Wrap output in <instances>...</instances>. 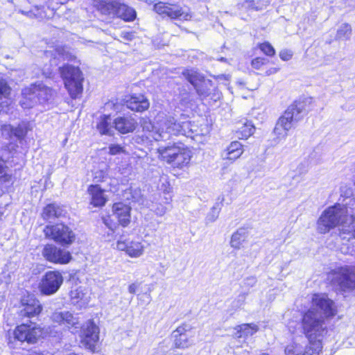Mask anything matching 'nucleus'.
Wrapping results in <instances>:
<instances>
[{"label": "nucleus", "mask_w": 355, "mask_h": 355, "mask_svg": "<svg viewBox=\"0 0 355 355\" xmlns=\"http://www.w3.org/2000/svg\"><path fill=\"white\" fill-rule=\"evenodd\" d=\"M336 227H340L343 232L355 236V216L349 211L346 206L340 204L326 209L317 223L318 231L321 234H325Z\"/></svg>", "instance_id": "f257e3e1"}, {"label": "nucleus", "mask_w": 355, "mask_h": 355, "mask_svg": "<svg viewBox=\"0 0 355 355\" xmlns=\"http://www.w3.org/2000/svg\"><path fill=\"white\" fill-rule=\"evenodd\" d=\"M326 321L313 309H308L303 314L301 327L309 343L322 342L328 333Z\"/></svg>", "instance_id": "f03ea898"}, {"label": "nucleus", "mask_w": 355, "mask_h": 355, "mask_svg": "<svg viewBox=\"0 0 355 355\" xmlns=\"http://www.w3.org/2000/svg\"><path fill=\"white\" fill-rule=\"evenodd\" d=\"M159 159L166 162L173 167L184 168L187 167L191 158V150L184 146L173 144L157 148Z\"/></svg>", "instance_id": "7ed1b4c3"}, {"label": "nucleus", "mask_w": 355, "mask_h": 355, "mask_svg": "<svg viewBox=\"0 0 355 355\" xmlns=\"http://www.w3.org/2000/svg\"><path fill=\"white\" fill-rule=\"evenodd\" d=\"M66 89L72 98H78L83 92V74L79 68L71 65L59 67Z\"/></svg>", "instance_id": "20e7f679"}, {"label": "nucleus", "mask_w": 355, "mask_h": 355, "mask_svg": "<svg viewBox=\"0 0 355 355\" xmlns=\"http://www.w3.org/2000/svg\"><path fill=\"white\" fill-rule=\"evenodd\" d=\"M43 232L46 238L53 240L62 245H69L76 239L75 233L63 223L47 225Z\"/></svg>", "instance_id": "39448f33"}, {"label": "nucleus", "mask_w": 355, "mask_h": 355, "mask_svg": "<svg viewBox=\"0 0 355 355\" xmlns=\"http://www.w3.org/2000/svg\"><path fill=\"white\" fill-rule=\"evenodd\" d=\"M12 334V337L9 335L8 338V345L12 344V338L21 343L26 342L29 344H34L42 336V329L38 325L21 324L15 327Z\"/></svg>", "instance_id": "423d86ee"}, {"label": "nucleus", "mask_w": 355, "mask_h": 355, "mask_svg": "<svg viewBox=\"0 0 355 355\" xmlns=\"http://www.w3.org/2000/svg\"><path fill=\"white\" fill-rule=\"evenodd\" d=\"M320 317L328 320L337 314V307L333 300L324 293L314 294L311 299V306Z\"/></svg>", "instance_id": "0eeeda50"}, {"label": "nucleus", "mask_w": 355, "mask_h": 355, "mask_svg": "<svg viewBox=\"0 0 355 355\" xmlns=\"http://www.w3.org/2000/svg\"><path fill=\"white\" fill-rule=\"evenodd\" d=\"M114 249L123 252L130 258L138 259L144 255L145 245L139 239L121 236L116 241Z\"/></svg>", "instance_id": "6e6552de"}, {"label": "nucleus", "mask_w": 355, "mask_h": 355, "mask_svg": "<svg viewBox=\"0 0 355 355\" xmlns=\"http://www.w3.org/2000/svg\"><path fill=\"white\" fill-rule=\"evenodd\" d=\"M99 327L92 320L86 321L80 327V343L87 349L94 352L99 340Z\"/></svg>", "instance_id": "1a4fd4ad"}, {"label": "nucleus", "mask_w": 355, "mask_h": 355, "mask_svg": "<svg viewBox=\"0 0 355 355\" xmlns=\"http://www.w3.org/2000/svg\"><path fill=\"white\" fill-rule=\"evenodd\" d=\"M154 10L157 14L172 19L189 20L191 17V12L188 9H185L178 4L159 2L154 6Z\"/></svg>", "instance_id": "9d476101"}, {"label": "nucleus", "mask_w": 355, "mask_h": 355, "mask_svg": "<svg viewBox=\"0 0 355 355\" xmlns=\"http://www.w3.org/2000/svg\"><path fill=\"white\" fill-rule=\"evenodd\" d=\"M63 283V277L58 271H48L42 277L39 290L42 295H51L55 293Z\"/></svg>", "instance_id": "9b49d317"}, {"label": "nucleus", "mask_w": 355, "mask_h": 355, "mask_svg": "<svg viewBox=\"0 0 355 355\" xmlns=\"http://www.w3.org/2000/svg\"><path fill=\"white\" fill-rule=\"evenodd\" d=\"M168 122H173L171 119H167V115L164 113H159L155 118V124L152 123L148 117H142L139 123L144 132L147 134L148 138H152L155 141H162V139H157L155 133H162L164 129V125H167Z\"/></svg>", "instance_id": "f8f14e48"}, {"label": "nucleus", "mask_w": 355, "mask_h": 355, "mask_svg": "<svg viewBox=\"0 0 355 355\" xmlns=\"http://www.w3.org/2000/svg\"><path fill=\"white\" fill-rule=\"evenodd\" d=\"M19 315L25 318L37 316L42 311L40 302L33 295L24 296L20 302Z\"/></svg>", "instance_id": "ddd939ff"}, {"label": "nucleus", "mask_w": 355, "mask_h": 355, "mask_svg": "<svg viewBox=\"0 0 355 355\" xmlns=\"http://www.w3.org/2000/svg\"><path fill=\"white\" fill-rule=\"evenodd\" d=\"M70 301L77 309H86L92 299V291L87 286H78L70 291Z\"/></svg>", "instance_id": "4468645a"}, {"label": "nucleus", "mask_w": 355, "mask_h": 355, "mask_svg": "<svg viewBox=\"0 0 355 355\" xmlns=\"http://www.w3.org/2000/svg\"><path fill=\"white\" fill-rule=\"evenodd\" d=\"M182 73L185 78L194 86L198 95L202 98L208 97L209 93L207 90H203L201 86L205 87L211 86L210 80L205 79L200 73L193 69H187Z\"/></svg>", "instance_id": "2eb2a0df"}, {"label": "nucleus", "mask_w": 355, "mask_h": 355, "mask_svg": "<svg viewBox=\"0 0 355 355\" xmlns=\"http://www.w3.org/2000/svg\"><path fill=\"white\" fill-rule=\"evenodd\" d=\"M42 254L46 260L53 263H67L71 259L69 251L58 248L52 244L45 245Z\"/></svg>", "instance_id": "dca6fc26"}, {"label": "nucleus", "mask_w": 355, "mask_h": 355, "mask_svg": "<svg viewBox=\"0 0 355 355\" xmlns=\"http://www.w3.org/2000/svg\"><path fill=\"white\" fill-rule=\"evenodd\" d=\"M335 280L343 291L355 288V267H344L338 270Z\"/></svg>", "instance_id": "f3484780"}, {"label": "nucleus", "mask_w": 355, "mask_h": 355, "mask_svg": "<svg viewBox=\"0 0 355 355\" xmlns=\"http://www.w3.org/2000/svg\"><path fill=\"white\" fill-rule=\"evenodd\" d=\"M301 112L302 107L300 105L296 103L291 105L279 119L277 121L279 126L289 131L292 128L293 123L300 119Z\"/></svg>", "instance_id": "a211bd4d"}, {"label": "nucleus", "mask_w": 355, "mask_h": 355, "mask_svg": "<svg viewBox=\"0 0 355 355\" xmlns=\"http://www.w3.org/2000/svg\"><path fill=\"white\" fill-rule=\"evenodd\" d=\"M87 192L89 205L94 207H102L108 200L105 190L103 189L99 184H90L87 187Z\"/></svg>", "instance_id": "6ab92c4d"}, {"label": "nucleus", "mask_w": 355, "mask_h": 355, "mask_svg": "<svg viewBox=\"0 0 355 355\" xmlns=\"http://www.w3.org/2000/svg\"><path fill=\"white\" fill-rule=\"evenodd\" d=\"M174 345L176 348H187L191 344V331L187 329V326L178 327L173 332Z\"/></svg>", "instance_id": "aec40b11"}, {"label": "nucleus", "mask_w": 355, "mask_h": 355, "mask_svg": "<svg viewBox=\"0 0 355 355\" xmlns=\"http://www.w3.org/2000/svg\"><path fill=\"white\" fill-rule=\"evenodd\" d=\"M51 319L53 322L65 325L68 328H78L79 321L78 318L69 311H55L52 313Z\"/></svg>", "instance_id": "412c9836"}, {"label": "nucleus", "mask_w": 355, "mask_h": 355, "mask_svg": "<svg viewBox=\"0 0 355 355\" xmlns=\"http://www.w3.org/2000/svg\"><path fill=\"white\" fill-rule=\"evenodd\" d=\"M128 108L135 112H144L148 109V100L142 94L127 96L125 101Z\"/></svg>", "instance_id": "4be33fe9"}, {"label": "nucleus", "mask_w": 355, "mask_h": 355, "mask_svg": "<svg viewBox=\"0 0 355 355\" xmlns=\"http://www.w3.org/2000/svg\"><path fill=\"white\" fill-rule=\"evenodd\" d=\"M112 210L119 224L123 227L128 226L130 222L131 208L123 202H116L113 205Z\"/></svg>", "instance_id": "5701e85b"}, {"label": "nucleus", "mask_w": 355, "mask_h": 355, "mask_svg": "<svg viewBox=\"0 0 355 355\" xmlns=\"http://www.w3.org/2000/svg\"><path fill=\"white\" fill-rule=\"evenodd\" d=\"M167 119H171L173 122L164 125L162 133H155V136L157 139L167 140L171 135H180L179 130H181L182 123H176L175 119L171 116H167Z\"/></svg>", "instance_id": "b1692460"}, {"label": "nucleus", "mask_w": 355, "mask_h": 355, "mask_svg": "<svg viewBox=\"0 0 355 355\" xmlns=\"http://www.w3.org/2000/svg\"><path fill=\"white\" fill-rule=\"evenodd\" d=\"M114 123L115 129L122 134L132 132L137 126L136 120L130 116L117 117Z\"/></svg>", "instance_id": "393cba45"}, {"label": "nucleus", "mask_w": 355, "mask_h": 355, "mask_svg": "<svg viewBox=\"0 0 355 355\" xmlns=\"http://www.w3.org/2000/svg\"><path fill=\"white\" fill-rule=\"evenodd\" d=\"M29 89H31L32 94H31L33 95V98L36 99L37 103H44L49 101L53 94V92L51 88L46 87L42 83L31 85Z\"/></svg>", "instance_id": "a878e982"}, {"label": "nucleus", "mask_w": 355, "mask_h": 355, "mask_svg": "<svg viewBox=\"0 0 355 355\" xmlns=\"http://www.w3.org/2000/svg\"><path fill=\"white\" fill-rule=\"evenodd\" d=\"M243 152V146L239 141H235L231 142L223 152L221 156L223 159L234 162L241 156Z\"/></svg>", "instance_id": "bb28decb"}, {"label": "nucleus", "mask_w": 355, "mask_h": 355, "mask_svg": "<svg viewBox=\"0 0 355 355\" xmlns=\"http://www.w3.org/2000/svg\"><path fill=\"white\" fill-rule=\"evenodd\" d=\"M45 53L47 57L53 55V58L51 60V66L53 64L56 66L58 64V60L62 59V60H72L75 58L67 47L61 46L56 47L53 53L49 51H46Z\"/></svg>", "instance_id": "cd10ccee"}, {"label": "nucleus", "mask_w": 355, "mask_h": 355, "mask_svg": "<svg viewBox=\"0 0 355 355\" xmlns=\"http://www.w3.org/2000/svg\"><path fill=\"white\" fill-rule=\"evenodd\" d=\"M112 15L126 21H133L137 16L134 8L119 2H118L117 6H116Z\"/></svg>", "instance_id": "c85d7f7f"}, {"label": "nucleus", "mask_w": 355, "mask_h": 355, "mask_svg": "<svg viewBox=\"0 0 355 355\" xmlns=\"http://www.w3.org/2000/svg\"><path fill=\"white\" fill-rule=\"evenodd\" d=\"M248 237V232L240 228L234 232L230 239V246L236 250H240L243 248V244L247 241Z\"/></svg>", "instance_id": "c756f323"}, {"label": "nucleus", "mask_w": 355, "mask_h": 355, "mask_svg": "<svg viewBox=\"0 0 355 355\" xmlns=\"http://www.w3.org/2000/svg\"><path fill=\"white\" fill-rule=\"evenodd\" d=\"M118 2V0H94V5L102 14L112 15Z\"/></svg>", "instance_id": "7c9ffc66"}, {"label": "nucleus", "mask_w": 355, "mask_h": 355, "mask_svg": "<svg viewBox=\"0 0 355 355\" xmlns=\"http://www.w3.org/2000/svg\"><path fill=\"white\" fill-rule=\"evenodd\" d=\"M234 329L235 337L239 338L252 336L259 330V327L255 324H242L236 326Z\"/></svg>", "instance_id": "2f4dec72"}, {"label": "nucleus", "mask_w": 355, "mask_h": 355, "mask_svg": "<svg viewBox=\"0 0 355 355\" xmlns=\"http://www.w3.org/2000/svg\"><path fill=\"white\" fill-rule=\"evenodd\" d=\"M64 214V210L56 204L46 205L42 211V217L44 220L54 219L59 218Z\"/></svg>", "instance_id": "473e14b6"}, {"label": "nucleus", "mask_w": 355, "mask_h": 355, "mask_svg": "<svg viewBox=\"0 0 355 355\" xmlns=\"http://www.w3.org/2000/svg\"><path fill=\"white\" fill-rule=\"evenodd\" d=\"M114 121L110 115H103L100 117L97 124V129L101 135H111L112 132Z\"/></svg>", "instance_id": "72a5a7b5"}, {"label": "nucleus", "mask_w": 355, "mask_h": 355, "mask_svg": "<svg viewBox=\"0 0 355 355\" xmlns=\"http://www.w3.org/2000/svg\"><path fill=\"white\" fill-rule=\"evenodd\" d=\"M30 94H32V92L31 89L29 88H26L22 92V98L20 101V105L24 109L33 107L37 103V101L33 98V95Z\"/></svg>", "instance_id": "f704fd0d"}, {"label": "nucleus", "mask_w": 355, "mask_h": 355, "mask_svg": "<svg viewBox=\"0 0 355 355\" xmlns=\"http://www.w3.org/2000/svg\"><path fill=\"white\" fill-rule=\"evenodd\" d=\"M179 132H180V135H184L191 137L193 136V134H195L194 135L203 134V132L201 131L199 132L196 128V125L188 121L182 122L181 130H179Z\"/></svg>", "instance_id": "c9c22d12"}, {"label": "nucleus", "mask_w": 355, "mask_h": 355, "mask_svg": "<svg viewBox=\"0 0 355 355\" xmlns=\"http://www.w3.org/2000/svg\"><path fill=\"white\" fill-rule=\"evenodd\" d=\"M352 33V28L349 24H342L337 30L336 39L349 40Z\"/></svg>", "instance_id": "e433bc0d"}, {"label": "nucleus", "mask_w": 355, "mask_h": 355, "mask_svg": "<svg viewBox=\"0 0 355 355\" xmlns=\"http://www.w3.org/2000/svg\"><path fill=\"white\" fill-rule=\"evenodd\" d=\"M309 343L310 345L306 348L304 352H302V355H320L322 350V342Z\"/></svg>", "instance_id": "4c0bfd02"}, {"label": "nucleus", "mask_w": 355, "mask_h": 355, "mask_svg": "<svg viewBox=\"0 0 355 355\" xmlns=\"http://www.w3.org/2000/svg\"><path fill=\"white\" fill-rule=\"evenodd\" d=\"M109 178L108 168L98 169L94 171L93 175V181L95 184L105 182Z\"/></svg>", "instance_id": "58836bf2"}, {"label": "nucleus", "mask_w": 355, "mask_h": 355, "mask_svg": "<svg viewBox=\"0 0 355 355\" xmlns=\"http://www.w3.org/2000/svg\"><path fill=\"white\" fill-rule=\"evenodd\" d=\"M284 352L286 355H302L303 347L293 342L286 347Z\"/></svg>", "instance_id": "ea45409f"}, {"label": "nucleus", "mask_w": 355, "mask_h": 355, "mask_svg": "<svg viewBox=\"0 0 355 355\" xmlns=\"http://www.w3.org/2000/svg\"><path fill=\"white\" fill-rule=\"evenodd\" d=\"M255 128L251 122L246 121L240 128V132L243 137L248 138L254 132Z\"/></svg>", "instance_id": "a19ab883"}, {"label": "nucleus", "mask_w": 355, "mask_h": 355, "mask_svg": "<svg viewBox=\"0 0 355 355\" xmlns=\"http://www.w3.org/2000/svg\"><path fill=\"white\" fill-rule=\"evenodd\" d=\"M11 92V88L7 81L0 77V99L8 98Z\"/></svg>", "instance_id": "79ce46f5"}, {"label": "nucleus", "mask_w": 355, "mask_h": 355, "mask_svg": "<svg viewBox=\"0 0 355 355\" xmlns=\"http://www.w3.org/2000/svg\"><path fill=\"white\" fill-rule=\"evenodd\" d=\"M288 130H284L283 127H279V124L277 123L273 132L276 136L275 143H278L280 140L285 139L288 135Z\"/></svg>", "instance_id": "37998d69"}, {"label": "nucleus", "mask_w": 355, "mask_h": 355, "mask_svg": "<svg viewBox=\"0 0 355 355\" xmlns=\"http://www.w3.org/2000/svg\"><path fill=\"white\" fill-rule=\"evenodd\" d=\"M20 12L26 15L28 17L42 18V9L37 6H35L33 10H20Z\"/></svg>", "instance_id": "c03bdc74"}, {"label": "nucleus", "mask_w": 355, "mask_h": 355, "mask_svg": "<svg viewBox=\"0 0 355 355\" xmlns=\"http://www.w3.org/2000/svg\"><path fill=\"white\" fill-rule=\"evenodd\" d=\"M259 48L262 52L269 56H272L275 53V51L272 45L268 42H264L259 45Z\"/></svg>", "instance_id": "a18cd8bd"}, {"label": "nucleus", "mask_w": 355, "mask_h": 355, "mask_svg": "<svg viewBox=\"0 0 355 355\" xmlns=\"http://www.w3.org/2000/svg\"><path fill=\"white\" fill-rule=\"evenodd\" d=\"M26 134V130L22 125H19L17 128H13L12 136L17 139L23 138Z\"/></svg>", "instance_id": "49530a36"}, {"label": "nucleus", "mask_w": 355, "mask_h": 355, "mask_svg": "<svg viewBox=\"0 0 355 355\" xmlns=\"http://www.w3.org/2000/svg\"><path fill=\"white\" fill-rule=\"evenodd\" d=\"M218 216L219 211L216 208L213 207L206 217L207 223H214L218 218Z\"/></svg>", "instance_id": "de8ad7c7"}, {"label": "nucleus", "mask_w": 355, "mask_h": 355, "mask_svg": "<svg viewBox=\"0 0 355 355\" xmlns=\"http://www.w3.org/2000/svg\"><path fill=\"white\" fill-rule=\"evenodd\" d=\"M267 60L263 58H256L252 60V66L256 69H259L263 65L266 64Z\"/></svg>", "instance_id": "09e8293b"}, {"label": "nucleus", "mask_w": 355, "mask_h": 355, "mask_svg": "<svg viewBox=\"0 0 355 355\" xmlns=\"http://www.w3.org/2000/svg\"><path fill=\"white\" fill-rule=\"evenodd\" d=\"M124 152L123 148L118 144H112L109 146V153L110 155H115Z\"/></svg>", "instance_id": "8fccbe9b"}, {"label": "nucleus", "mask_w": 355, "mask_h": 355, "mask_svg": "<svg viewBox=\"0 0 355 355\" xmlns=\"http://www.w3.org/2000/svg\"><path fill=\"white\" fill-rule=\"evenodd\" d=\"M13 127L10 125H4L1 127L2 135L6 139L12 137Z\"/></svg>", "instance_id": "3c124183"}, {"label": "nucleus", "mask_w": 355, "mask_h": 355, "mask_svg": "<svg viewBox=\"0 0 355 355\" xmlns=\"http://www.w3.org/2000/svg\"><path fill=\"white\" fill-rule=\"evenodd\" d=\"M293 53L289 50L284 49L281 51L279 53L280 58L284 61L289 60L290 59H291Z\"/></svg>", "instance_id": "603ef678"}, {"label": "nucleus", "mask_w": 355, "mask_h": 355, "mask_svg": "<svg viewBox=\"0 0 355 355\" xmlns=\"http://www.w3.org/2000/svg\"><path fill=\"white\" fill-rule=\"evenodd\" d=\"M121 37L125 41H131L134 38V33L132 32L123 31L121 33Z\"/></svg>", "instance_id": "864d4df0"}, {"label": "nucleus", "mask_w": 355, "mask_h": 355, "mask_svg": "<svg viewBox=\"0 0 355 355\" xmlns=\"http://www.w3.org/2000/svg\"><path fill=\"white\" fill-rule=\"evenodd\" d=\"M104 224L110 230H113L115 227V224L112 223L110 216L103 218Z\"/></svg>", "instance_id": "5fc2aeb1"}, {"label": "nucleus", "mask_w": 355, "mask_h": 355, "mask_svg": "<svg viewBox=\"0 0 355 355\" xmlns=\"http://www.w3.org/2000/svg\"><path fill=\"white\" fill-rule=\"evenodd\" d=\"M257 280L254 277H249L245 279L244 284L249 287H252L255 285Z\"/></svg>", "instance_id": "6e6d98bb"}, {"label": "nucleus", "mask_w": 355, "mask_h": 355, "mask_svg": "<svg viewBox=\"0 0 355 355\" xmlns=\"http://www.w3.org/2000/svg\"><path fill=\"white\" fill-rule=\"evenodd\" d=\"M155 211L157 216H162L166 214V208L163 206L158 207Z\"/></svg>", "instance_id": "4d7b16f0"}, {"label": "nucleus", "mask_w": 355, "mask_h": 355, "mask_svg": "<svg viewBox=\"0 0 355 355\" xmlns=\"http://www.w3.org/2000/svg\"><path fill=\"white\" fill-rule=\"evenodd\" d=\"M137 288H138L137 284L135 283H133V284H131L130 285H129L128 290L130 293L134 294L136 293Z\"/></svg>", "instance_id": "13d9d810"}, {"label": "nucleus", "mask_w": 355, "mask_h": 355, "mask_svg": "<svg viewBox=\"0 0 355 355\" xmlns=\"http://www.w3.org/2000/svg\"><path fill=\"white\" fill-rule=\"evenodd\" d=\"M42 71L43 74L47 78L51 77L53 73V69L51 68H44Z\"/></svg>", "instance_id": "bf43d9fd"}, {"label": "nucleus", "mask_w": 355, "mask_h": 355, "mask_svg": "<svg viewBox=\"0 0 355 355\" xmlns=\"http://www.w3.org/2000/svg\"><path fill=\"white\" fill-rule=\"evenodd\" d=\"M349 7H354L355 6V0H346L345 2Z\"/></svg>", "instance_id": "052dcab7"}, {"label": "nucleus", "mask_w": 355, "mask_h": 355, "mask_svg": "<svg viewBox=\"0 0 355 355\" xmlns=\"http://www.w3.org/2000/svg\"><path fill=\"white\" fill-rule=\"evenodd\" d=\"M277 71H278V69H277V68H271L266 71V74L270 75V74L276 73Z\"/></svg>", "instance_id": "680f3d73"}, {"label": "nucleus", "mask_w": 355, "mask_h": 355, "mask_svg": "<svg viewBox=\"0 0 355 355\" xmlns=\"http://www.w3.org/2000/svg\"><path fill=\"white\" fill-rule=\"evenodd\" d=\"M201 88L203 89V90H207L208 91V92L209 93V95L208 96H209L211 93V91L212 90V89L214 88V86L213 85L211 84V86H209L208 87H202L201 86Z\"/></svg>", "instance_id": "e2e57ef3"}, {"label": "nucleus", "mask_w": 355, "mask_h": 355, "mask_svg": "<svg viewBox=\"0 0 355 355\" xmlns=\"http://www.w3.org/2000/svg\"><path fill=\"white\" fill-rule=\"evenodd\" d=\"M216 97V98H220V94H214V96L211 97V98Z\"/></svg>", "instance_id": "0e129e2a"}, {"label": "nucleus", "mask_w": 355, "mask_h": 355, "mask_svg": "<svg viewBox=\"0 0 355 355\" xmlns=\"http://www.w3.org/2000/svg\"><path fill=\"white\" fill-rule=\"evenodd\" d=\"M152 355H164L163 353H156Z\"/></svg>", "instance_id": "69168bd1"}, {"label": "nucleus", "mask_w": 355, "mask_h": 355, "mask_svg": "<svg viewBox=\"0 0 355 355\" xmlns=\"http://www.w3.org/2000/svg\"><path fill=\"white\" fill-rule=\"evenodd\" d=\"M220 61H225V59L224 58H220Z\"/></svg>", "instance_id": "338daca9"}, {"label": "nucleus", "mask_w": 355, "mask_h": 355, "mask_svg": "<svg viewBox=\"0 0 355 355\" xmlns=\"http://www.w3.org/2000/svg\"><path fill=\"white\" fill-rule=\"evenodd\" d=\"M261 355H269V354H261Z\"/></svg>", "instance_id": "774afa93"}]
</instances>
